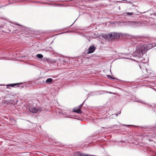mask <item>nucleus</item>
Masks as SVG:
<instances>
[{
	"instance_id": "aec40b11",
	"label": "nucleus",
	"mask_w": 156,
	"mask_h": 156,
	"mask_svg": "<svg viewBox=\"0 0 156 156\" xmlns=\"http://www.w3.org/2000/svg\"><path fill=\"white\" fill-rule=\"evenodd\" d=\"M71 31H67L65 32H64V33H62L61 34H63V33H70V32H71Z\"/></svg>"
},
{
	"instance_id": "423d86ee",
	"label": "nucleus",
	"mask_w": 156,
	"mask_h": 156,
	"mask_svg": "<svg viewBox=\"0 0 156 156\" xmlns=\"http://www.w3.org/2000/svg\"><path fill=\"white\" fill-rule=\"evenodd\" d=\"M21 83H12V84H8L7 85V87H19V84H21Z\"/></svg>"
},
{
	"instance_id": "20e7f679",
	"label": "nucleus",
	"mask_w": 156,
	"mask_h": 156,
	"mask_svg": "<svg viewBox=\"0 0 156 156\" xmlns=\"http://www.w3.org/2000/svg\"><path fill=\"white\" fill-rule=\"evenodd\" d=\"M105 93H109V94H112V92H110V91H101L98 92H94L92 93V94H103Z\"/></svg>"
},
{
	"instance_id": "a211bd4d",
	"label": "nucleus",
	"mask_w": 156,
	"mask_h": 156,
	"mask_svg": "<svg viewBox=\"0 0 156 156\" xmlns=\"http://www.w3.org/2000/svg\"><path fill=\"white\" fill-rule=\"evenodd\" d=\"M152 46L153 47H154L156 46V43H152Z\"/></svg>"
},
{
	"instance_id": "4be33fe9",
	"label": "nucleus",
	"mask_w": 156,
	"mask_h": 156,
	"mask_svg": "<svg viewBox=\"0 0 156 156\" xmlns=\"http://www.w3.org/2000/svg\"><path fill=\"white\" fill-rule=\"evenodd\" d=\"M56 6H60L61 5L59 4H56Z\"/></svg>"
},
{
	"instance_id": "f03ea898",
	"label": "nucleus",
	"mask_w": 156,
	"mask_h": 156,
	"mask_svg": "<svg viewBox=\"0 0 156 156\" xmlns=\"http://www.w3.org/2000/svg\"><path fill=\"white\" fill-rule=\"evenodd\" d=\"M137 23L136 21H129L126 22V25L131 27H134L137 26Z\"/></svg>"
},
{
	"instance_id": "9b49d317",
	"label": "nucleus",
	"mask_w": 156,
	"mask_h": 156,
	"mask_svg": "<svg viewBox=\"0 0 156 156\" xmlns=\"http://www.w3.org/2000/svg\"><path fill=\"white\" fill-rule=\"evenodd\" d=\"M109 38L112 39H115V36L114 35L113 33H112L111 34H110L109 35Z\"/></svg>"
},
{
	"instance_id": "cd10ccee",
	"label": "nucleus",
	"mask_w": 156,
	"mask_h": 156,
	"mask_svg": "<svg viewBox=\"0 0 156 156\" xmlns=\"http://www.w3.org/2000/svg\"><path fill=\"white\" fill-rule=\"evenodd\" d=\"M72 25H71L70 26H69V27H70L71 26H72Z\"/></svg>"
},
{
	"instance_id": "2eb2a0df",
	"label": "nucleus",
	"mask_w": 156,
	"mask_h": 156,
	"mask_svg": "<svg viewBox=\"0 0 156 156\" xmlns=\"http://www.w3.org/2000/svg\"><path fill=\"white\" fill-rule=\"evenodd\" d=\"M102 37L103 38L105 39H106L107 38H108V36L106 34H105V35H102Z\"/></svg>"
},
{
	"instance_id": "7c9ffc66",
	"label": "nucleus",
	"mask_w": 156,
	"mask_h": 156,
	"mask_svg": "<svg viewBox=\"0 0 156 156\" xmlns=\"http://www.w3.org/2000/svg\"><path fill=\"white\" fill-rule=\"evenodd\" d=\"M143 41H144V40H143Z\"/></svg>"
},
{
	"instance_id": "412c9836",
	"label": "nucleus",
	"mask_w": 156,
	"mask_h": 156,
	"mask_svg": "<svg viewBox=\"0 0 156 156\" xmlns=\"http://www.w3.org/2000/svg\"><path fill=\"white\" fill-rule=\"evenodd\" d=\"M152 14H153L154 16H156V12L153 13Z\"/></svg>"
},
{
	"instance_id": "f8f14e48",
	"label": "nucleus",
	"mask_w": 156,
	"mask_h": 156,
	"mask_svg": "<svg viewBox=\"0 0 156 156\" xmlns=\"http://www.w3.org/2000/svg\"><path fill=\"white\" fill-rule=\"evenodd\" d=\"M37 57L39 59H41L43 58V55L41 54H38L37 55Z\"/></svg>"
},
{
	"instance_id": "39448f33",
	"label": "nucleus",
	"mask_w": 156,
	"mask_h": 156,
	"mask_svg": "<svg viewBox=\"0 0 156 156\" xmlns=\"http://www.w3.org/2000/svg\"><path fill=\"white\" fill-rule=\"evenodd\" d=\"M30 111L33 113H36L38 112V109L36 107H31L29 108Z\"/></svg>"
},
{
	"instance_id": "f257e3e1",
	"label": "nucleus",
	"mask_w": 156,
	"mask_h": 156,
	"mask_svg": "<svg viewBox=\"0 0 156 156\" xmlns=\"http://www.w3.org/2000/svg\"><path fill=\"white\" fill-rule=\"evenodd\" d=\"M136 50L133 53V56L140 61H143L144 59L143 56L145 52V48L142 45L139 44L136 46Z\"/></svg>"
},
{
	"instance_id": "b1692460",
	"label": "nucleus",
	"mask_w": 156,
	"mask_h": 156,
	"mask_svg": "<svg viewBox=\"0 0 156 156\" xmlns=\"http://www.w3.org/2000/svg\"><path fill=\"white\" fill-rule=\"evenodd\" d=\"M115 126L114 125V126H112L110 128H113Z\"/></svg>"
},
{
	"instance_id": "ddd939ff",
	"label": "nucleus",
	"mask_w": 156,
	"mask_h": 156,
	"mask_svg": "<svg viewBox=\"0 0 156 156\" xmlns=\"http://www.w3.org/2000/svg\"><path fill=\"white\" fill-rule=\"evenodd\" d=\"M81 156H95L90 155V154H88L86 153H82Z\"/></svg>"
},
{
	"instance_id": "a878e982",
	"label": "nucleus",
	"mask_w": 156,
	"mask_h": 156,
	"mask_svg": "<svg viewBox=\"0 0 156 156\" xmlns=\"http://www.w3.org/2000/svg\"><path fill=\"white\" fill-rule=\"evenodd\" d=\"M9 31L10 32H11V30H9Z\"/></svg>"
},
{
	"instance_id": "f3484780",
	"label": "nucleus",
	"mask_w": 156,
	"mask_h": 156,
	"mask_svg": "<svg viewBox=\"0 0 156 156\" xmlns=\"http://www.w3.org/2000/svg\"><path fill=\"white\" fill-rule=\"evenodd\" d=\"M136 102H140L141 103H143V104H145V103L143 102V101H140V100H138V101H136Z\"/></svg>"
},
{
	"instance_id": "6ab92c4d",
	"label": "nucleus",
	"mask_w": 156,
	"mask_h": 156,
	"mask_svg": "<svg viewBox=\"0 0 156 156\" xmlns=\"http://www.w3.org/2000/svg\"><path fill=\"white\" fill-rule=\"evenodd\" d=\"M85 101L83 102V103L81 104V105H80L79 106V108H80H80H81V107L83 105V103H84V102H85Z\"/></svg>"
},
{
	"instance_id": "4468645a",
	"label": "nucleus",
	"mask_w": 156,
	"mask_h": 156,
	"mask_svg": "<svg viewBox=\"0 0 156 156\" xmlns=\"http://www.w3.org/2000/svg\"><path fill=\"white\" fill-rule=\"evenodd\" d=\"M133 14V12H126L125 13V16H131Z\"/></svg>"
},
{
	"instance_id": "5701e85b",
	"label": "nucleus",
	"mask_w": 156,
	"mask_h": 156,
	"mask_svg": "<svg viewBox=\"0 0 156 156\" xmlns=\"http://www.w3.org/2000/svg\"><path fill=\"white\" fill-rule=\"evenodd\" d=\"M115 115H116V116H118V113H116V114H115Z\"/></svg>"
},
{
	"instance_id": "dca6fc26",
	"label": "nucleus",
	"mask_w": 156,
	"mask_h": 156,
	"mask_svg": "<svg viewBox=\"0 0 156 156\" xmlns=\"http://www.w3.org/2000/svg\"><path fill=\"white\" fill-rule=\"evenodd\" d=\"M61 61L63 64L65 63L66 62V61L64 59H62Z\"/></svg>"
},
{
	"instance_id": "9d476101",
	"label": "nucleus",
	"mask_w": 156,
	"mask_h": 156,
	"mask_svg": "<svg viewBox=\"0 0 156 156\" xmlns=\"http://www.w3.org/2000/svg\"><path fill=\"white\" fill-rule=\"evenodd\" d=\"M82 152L80 151H76L75 153L76 156H81Z\"/></svg>"
},
{
	"instance_id": "c756f323",
	"label": "nucleus",
	"mask_w": 156,
	"mask_h": 156,
	"mask_svg": "<svg viewBox=\"0 0 156 156\" xmlns=\"http://www.w3.org/2000/svg\"><path fill=\"white\" fill-rule=\"evenodd\" d=\"M17 25H19V24H17Z\"/></svg>"
},
{
	"instance_id": "bb28decb",
	"label": "nucleus",
	"mask_w": 156,
	"mask_h": 156,
	"mask_svg": "<svg viewBox=\"0 0 156 156\" xmlns=\"http://www.w3.org/2000/svg\"><path fill=\"white\" fill-rule=\"evenodd\" d=\"M23 30H24L25 29L24 27H23Z\"/></svg>"
},
{
	"instance_id": "6e6552de",
	"label": "nucleus",
	"mask_w": 156,
	"mask_h": 156,
	"mask_svg": "<svg viewBox=\"0 0 156 156\" xmlns=\"http://www.w3.org/2000/svg\"><path fill=\"white\" fill-rule=\"evenodd\" d=\"M73 112L78 113H81L82 111L81 110L80 108L77 109H73Z\"/></svg>"
},
{
	"instance_id": "0eeeda50",
	"label": "nucleus",
	"mask_w": 156,
	"mask_h": 156,
	"mask_svg": "<svg viewBox=\"0 0 156 156\" xmlns=\"http://www.w3.org/2000/svg\"><path fill=\"white\" fill-rule=\"evenodd\" d=\"M53 79L51 78H48L46 80L45 83L48 84L52 83Z\"/></svg>"
},
{
	"instance_id": "7ed1b4c3",
	"label": "nucleus",
	"mask_w": 156,
	"mask_h": 156,
	"mask_svg": "<svg viewBox=\"0 0 156 156\" xmlns=\"http://www.w3.org/2000/svg\"><path fill=\"white\" fill-rule=\"evenodd\" d=\"M96 49V47L94 44H92L89 47L88 50V52L89 54L93 53L94 52Z\"/></svg>"
},
{
	"instance_id": "1a4fd4ad",
	"label": "nucleus",
	"mask_w": 156,
	"mask_h": 156,
	"mask_svg": "<svg viewBox=\"0 0 156 156\" xmlns=\"http://www.w3.org/2000/svg\"><path fill=\"white\" fill-rule=\"evenodd\" d=\"M113 34L115 36V38H119L120 37V34L118 33H113Z\"/></svg>"
},
{
	"instance_id": "c85d7f7f",
	"label": "nucleus",
	"mask_w": 156,
	"mask_h": 156,
	"mask_svg": "<svg viewBox=\"0 0 156 156\" xmlns=\"http://www.w3.org/2000/svg\"><path fill=\"white\" fill-rule=\"evenodd\" d=\"M120 113H121V112H120L119 113V114H120Z\"/></svg>"
},
{
	"instance_id": "393cba45",
	"label": "nucleus",
	"mask_w": 156,
	"mask_h": 156,
	"mask_svg": "<svg viewBox=\"0 0 156 156\" xmlns=\"http://www.w3.org/2000/svg\"><path fill=\"white\" fill-rule=\"evenodd\" d=\"M11 120L12 121L13 120L14 121H15V120H14L13 119H11Z\"/></svg>"
}]
</instances>
